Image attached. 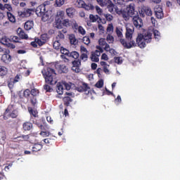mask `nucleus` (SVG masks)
<instances>
[{"instance_id": "obj_1", "label": "nucleus", "mask_w": 180, "mask_h": 180, "mask_svg": "<svg viewBox=\"0 0 180 180\" xmlns=\"http://www.w3.org/2000/svg\"><path fill=\"white\" fill-rule=\"evenodd\" d=\"M126 0L123 2V5L111 4L108 6V12L112 15H119V16H122L123 18L126 20L129 19V18H133V15L136 13V7L134 4H130L127 6L126 8H123L124 6V3L127 2Z\"/></svg>"}, {"instance_id": "obj_2", "label": "nucleus", "mask_w": 180, "mask_h": 180, "mask_svg": "<svg viewBox=\"0 0 180 180\" xmlns=\"http://www.w3.org/2000/svg\"><path fill=\"white\" fill-rule=\"evenodd\" d=\"M134 33V27L133 25H128L126 27L125 37L127 40L130 41L127 43V41L124 39H120V41L124 49H131V47H136V41L132 40L133 34Z\"/></svg>"}, {"instance_id": "obj_3", "label": "nucleus", "mask_w": 180, "mask_h": 180, "mask_svg": "<svg viewBox=\"0 0 180 180\" xmlns=\"http://www.w3.org/2000/svg\"><path fill=\"white\" fill-rule=\"evenodd\" d=\"M151 40H153V32L151 30H148L144 34H139L136 39V46L140 49H144L148 43H151Z\"/></svg>"}, {"instance_id": "obj_4", "label": "nucleus", "mask_w": 180, "mask_h": 180, "mask_svg": "<svg viewBox=\"0 0 180 180\" xmlns=\"http://www.w3.org/2000/svg\"><path fill=\"white\" fill-rule=\"evenodd\" d=\"M41 74L45 79V82L49 85H54L56 84L57 80H56V70L51 68H46L41 71Z\"/></svg>"}, {"instance_id": "obj_5", "label": "nucleus", "mask_w": 180, "mask_h": 180, "mask_svg": "<svg viewBox=\"0 0 180 180\" xmlns=\"http://www.w3.org/2000/svg\"><path fill=\"white\" fill-rule=\"evenodd\" d=\"M19 116V112L17 110H12V105H8L4 113V120H8L9 117L16 119Z\"/></svg>"}, {"instance_id": "obj_6", "label": "nucleus", "mask_w": 180, "mask_h": 180, "mask_svg": "<svg viewBox=\"0 0 180 180\" xmlns=\"http://www.w3.org/2000/svg\"><path fill=\"white\" fill-rule=\"evenodd\" d=\"M100 6H107V9L109 11V5L113 4L110 0H96ZM126 0H113L114 5H123V2Z\"/></svg>"}, {"instance_id": "obj_7", "label": "nucleus", "mask_w": 180, "mask_h": 180, "mask_svg": "<svg viewBox=\"0 0 180 180\" xmlns=\"http://www.w3.org/2000/svg\"><path fill=\"white\" fill-rule=\"evenodd\" d=\"M30 89H27L22 93L20 91L18 93V98L20 102H24L25 103H27L29 102V98L31 97Z\"/></svg>"}, {"instance_id": "obj_8", "label": "nucleus", "mask_w": 180, "mask_h": 180, "mask_svg": "<svg viewBox=\"0 0 180 180\" xmlns=\"http://www.w3.org/2000/svg\"><path fill=\"white\" fill-rule=\"evenodd\" d=\"M75 90L77 91V92H84L85 95H92L91 88L86 83H82V84L76 86Z\"/></svg>"}, {"instance_id": "obj_9", "label": "nucleus", "mask_w": 180, "mask_h": 180, "mask_svg": "<svg viewBox=\"0 0 180 180\" xmlns=\"http://www.w3.org/2000/svg\"><path fill=\"white\" fill-rule=\"evenodd\" d=\"M55 68L57 70L58 74H68L69 71L68 66L65 64L57 63L55 65Z\"/></svg>"}, {"instance_id": "obj_10", "label": "nucleus", "mask_w": 180, "mask_h": 180, "mask_svg": "<svg viewBox=\"0 0 180 180\" xmlns=\"http://www.w3.org/2000/svg\"><path fill=\"white\" fill-rule=\"evenodd\" d=\"M37 44L39 46V47H41V46H44L47 41H49V39H50V37H49V34H42L39 37V38H37Z\"/></svg>"}, {"instance_id": "obj_11", "label": "nucleus", "mask_w": 180, "mask_h": 180, "mask_svg": "<svg viewBox=\"0 0 180 180\" xmlns=\"http://www.w3.org/2000/svg\"><path fill=\"white\" fill-rule=\"evenodd\" d=\"M32 12H34V9L27 8L23 11H18V15L20 18H29V16H31Z\"/></svg>"}, {"instance_id": "obj_12", "label": "nucleus", "mask_w": 180, "mask_h": 180, "mask_svg": "<svg viewBox=\"0 0 180 180\" xmlns=\"http://www.w3.org/2000/svg\"><path fill=\"white\" fill-rule=\"evenodd\" d=\"M133 23H134V26L138 27V29H140V27H142V26H143V19H141L140 18V16H139V15H134L133 16Z\"/></svg>"}, {"instance_id": "obj_13", "label": "nucleus", "mask_w": 180, "mask_h": 180, "mask_svg": "<svg viewBox=\"0 0 180 180\" xmlns=\"http://www.w3.org/2000/svg\"><path fill=\"white\" fill-rule=\"evenodd\" d=\"M9 53L11 51L9 50L6 51V53H4L1 56V61L5 63V64H9L12 61V56H10Z\"/></svg>"}, {"instance_id": "obj_14", "label": "nucleus", "mask_w": 180, "mask_h": 180, "mask_svg": "<svg viewBox=\"0 0 180 180\" xmlns=\"http://www.w3.org/2000/svg\"><path fill=\"white\" fill-rule=\"evenodd\" d=\"M18 35L19 36V38L22 40H27L29 39V36L26 32H25V30L23 29L18 27L17 30Z\"/></svg>"}, {"instance_id": "obj_15", "label": "nucleus", "mask_w": 180, "mask_h": 180, "mask_svg": "<svg viewBox=\"0 0 180 180\" xmlns=\"http://www.w3.org/2000/svg\"><path fill=\"white\" fill-rule=\"evenodd\" d=\"M154 12L157 19H162L164 18V11L162 7L158 6L155 8Z\"/></svg>"}, {"instance_id": "obj_16", "label": "nucleus", "mask_w": 180, "mask_h": 180, "mask_svg": "<svg viewBox=\"0 0 180 180\" xmlns=\"http://www.w3.org/2000/svg\"><path fill=\"white\" fill-rule=\"evenodd\" d=\"M35 12L37 16H43V15L46 13V6L45 5L39 6L37 8Z\"/></svg>"}, {"instance_id": "obj_17", "label": "nucleus", "mask_w": 180, "mask_h": 180, "mask_svg": "<svg viewBox=\"0 0 180 180\" xmlns=\"http://www.w3.org/2000/svg\"><path fill=\"white\" fill-rule=\"evenodd\" d=\"M29 148H31L32 153H37L43 148V145L41 143H34L29 146Z\"/></svg>"}, {"instance_id": "obj_18", "label": "nucleus", "mask_w": 180, "mask_h": 180, "mask_svg": "<svg viewBox=\"0 0 180 180\" xmlns=\"http://www.w3.org/2000/svg\"><path fill=\"white\" fill-rule=\"evenodd\" d=\"M56 92L58 95H63L64 94V84L63 82L57 83Z\"/></svg>"}, {"instance_id": "obj_19", "label": "nucleus", "mask_w": 180, "mask_h": 180, "mask_svg": "<svg viewBox=\"0 0 180 180\" xmlns=\"http://www.w3.org/2000/svg\"><path fill=\"white\" fill-rule=\"evenodd\" d=\"M22 129L25 131H30L33 129V124L30 122H26L22 124Z\"/></svg>"}, {"instance_id": "obj_20", "label": "nucleus", "mask_w": 180, "mask_h": 180, "mask_svg": "<svg viewBox=\"0 0 180 180\" xmlns=\"http://www.w3.org/2000/svg\"><path fill=\"white\" fill-rule=\"evenodd\" d=\"M34 26V22L33 20H27L24 25V29L26 30H32V28Z\"/></svg>"}, {"instance_id": "obj_21", "label": "nucleus", "mask_w": 180, "mask_h": 180, "mask_svg": "<svg viewBox=\"0 0 180 180\" xmlns=\"http://www.w3.org/2000/svg\"><path fill=\"white\" fill-rule=\"evenodd\" d=\"M66 13L69 18H74L75 15V8L70 7L66 9Z\"/></svg>"}, {"instance_id": "obj_22", "label": "nucleus", "mask_w": 180, "mask_h": 180, "mask_svg": "<svg viewBox=\"0 0 180 180\" xmlns=\"http://www.w3.org/2000/svg\"><path fill=\"white\" fill-rule=\"evenodd\" d=\"M142 9L146 16H153V11L149 6H143Z\"/></svg>"}, {"instance_id": "obj_23", "label": "nucleus", "mask_w": 180, "mask_h": 180, "mask_svg": "<svg viewBox=\"0 0 180 180\" xmlns=\"http://www.w3.org/2000/svg\"><path fill=\"white\" fill-rule=\"evenodd\" d=\"M151 32L152 36L153 34L155 40H157L158 41L161 39V33H160V31L153 29V30H151Z\"/></svg>"}, {"instance_id": "obj_24", "label": "nucleus", "mask_w": 180, "mask_h": 180, "mask_svg": "<svg viewBox=\"0 0 180 180\" xmlns=\"http://www.w3.org/2000/svg\"><path fill=\"white\" fill-rule=\"evenodd\" d=\"M6 140V133L5 131H0V145L3 146L5 144Z\"/></svg>"}, {"instance_id": "obj_25", "label": "nucleus", "mask_w": 180, "mask_h": 180, "mask_svg": "<svg viewBox=\"0 0 180 180\" xmlns=\"http://www.w3.org/2000/svg\"><path fill=\"white\" fill-rule=\"evenodd\" d=\"M71 102H72V98L70 96H65L63 98V104L66 108H68L70 106Z\"/></svg>"}, {"instance_id": "obj_26", "label": "nucleus", "mask_w": 180, "mask_h": 180, "mask_svg": "<svg viewBox=\"0 0 180 180\" xmlns=\"http://www.w3.org/2000/svg\"><path fill=\"white\" fill-rule=\"evenodd\" d=\"M28 112L30 113V115H31V116L34 117H39V115H38V112L36 110H33L32 108L29 107L28 108Z\"/></svg>"}, {"instance_id": "obj_27", "label": "nucleus", "mask_w": 180, "mask_h": 180, "mask_svg": "<svg viewBox=\"0 0 180 180\" xmlns=\"http://www.w3.org/2000/svg\"><path fill=\"white\" fill-rule=\"evenodd\" d=\"M8 75V68L5 66H0V77H5Z\"/></svg>"}, {"instance_id": "obj_28", "label": "nucleus", "mask_w": 180, "mask_h": 180, "mask_svg": "<svg viewBox=\"0 0 180 180\" xmlns=\"http://www.w3.org/2000/svg\"><path fill=\"white\" fill-rule=\"evenodd\" d=\"M61 41L56 40L53 41V47L55 50H60V49L63 47L61 46Z\"/></svg>"}, {"instance_id": "obj_29", "label": "nucleus", "mask_w": 180, "mask_h": 180, "mask_svg": "<svg viewBox=\"0 0 180 180\" xmlns=\"http://www.w3.org/2000/svg\"><path fill=\"white\" fill-rule=\"evenodd\" d=\"M63 26H65V27H71L72 26V21H70L68 19H65L62 21Z\"/></svg>"}, {"instance_id": "obj_30", "label": "nucleus", "mask_w": 180, "mask_h": 180, "mask_svg": "<svg viewBox=\"0 0 180 180\" xmlns=\"http://www.w3.org/2000/svg\"><path fill=\"white\" fill-rule=\"evenodd\" d=\"M7 16L8 20L11 22V23H15L16 22V18H15V15H13L11 12H7Z\"/></svg>"}, {"instance_id": "obj_31", "label": "nucleus", "mask_w": 180, "mask_h": 180, "mask_svg": "<svg viewBox=\"0 0 180 180\" xmlns=\"http://www.w3.org/2000/svg\"><path fill=\"white\" fill-rule=\"evenodd\" d=\"M62 84H63V86H65V89H66V91H70V89L72 88V85H74L71 82L68 83L66 82H62Z\"/></svg>"}, {"instance_id": "obj_32", "label": "nucleus", "mask_w": 180, "mask_h": 180, "mask_svg": "<svg viewBox=\"0 0 180 180\" xmlns=\"http://www.w3.org/2000/svg\"><path fill=\"white\" fill-rule=\"evenodd\" d=\"M65 39V36L64 35V34L61 33V32H58V34L56 37V39L61 41V40H64Z\"/></svg>"}, {"instance_id": "obj_33", "label": "nucleus", "mask_w": 180, "mask_h": 180, "mask_svg": "<svg viewBox=\"0 0 180 180\" xmlns=\"http://www.w3.org/2000/svg\"><path fill=\"white\" fill-rule=\"evenodd\" d=\"M69 57H72V58H75V60H77V58H79V53L77 51H72Z\"/></svg>"}, {"instance_id": "obj_34", "label": "nucleus", "mask_w": 180, "mask_h": 180, "mask_svg": "<svg viewBox=\"0 0 180 180\" xmlns=\"http://www.w3.org/2000/svg\"><path fill=\"white\" fill-rule=\"evenodd\" d=\"M29 101L32 106H36V104L37 103V98L31 96Z\"/></svg>"}, {"instance_id": "obj_35", "label": "nucleus", "mask_w": 180, "mask_h": 180, "mask_svg": "<svg viewBox=\"0 0 180 180\" xmlns=\"http://www.w3.org/2000/svg\"><path fill=\"white\" fill-rule=\"evenodd\" d=\"M90 58L91 60L94 63H99V56H97L96 55H95V53H93L92 52Z\"/></svg>"}, {"instance_id": "obj_36", "label": "nucleus", "mask_w": 180, "mask_h": 180, "mask_svg": "<svg viewBox=\"0 0 180 180\" xmlns=\"http://www.w3.org/2000/svg\"><path fill=\"white\" fill-rule=\"evenodd\" d=\"M60 53H62V54H64L65 56H68V57H70V51H68L67 49H65V48H64V47H61L60 49Z\"/></svg>"}, {"instance_id": "obj_37", "label": "nucleus", "mask_w": 180, "mask_h": 180, "mask_svg": "<svg viewBox=\"0 0 180 180\" xmlns=\"http://www.w3.org/2000/svg\"><path fill=\"white\" fill-rule=\"evenodd\" d=\"M88 54H89V53H82L80 55V60H82L84 62L88 61Z\"/></svg>"}, {"instance_id": "obj_38", "label": "nucleus", "mask_w": 180, "mask_h": 180, "mask_svg": "<svg viewBox=\"0 0 180 180\" xmlns=\"http://www.w3.org/2000/svg\"><path fill=\"white\" fill-rule=\"evenodd\" d=\"M55 23L56 29H63V22H61V20H56Z\"/></svg>"}, {"instance_id": "obj_39", "label": "nucleus", "mask_w": 180, "mask_h": 180, "mask_svg": "<svg viewBox=\"0 0 180 180\" xmlns=\"http://www.w3.org/2000/svg\"><path fill=\"white\" fill-rule=\"evenodd\" d=\"M84 9L86 11H94L95 9V7L94 5L90 4V5H86V4H84V6H83Z\"/></svg>"}, {"instance_id": "obj_40", "label": "nucleus", "mask_w": 180, "mask_h": 180, "mask_svg": "<svg viewBox=\"0 0 180 180\" xmlns=\"http://www.w3.org/2000/svg\"><path fill=\"white\" fill-rule=\"evenodd\" d=\"M90 21L92 22H96L99 19V16L98 15H94V14H90L89 15Z\"/></svg>"}, {"instance_id": "obj_41", "label": "nucleus", "mask_w": 180, "mask_h": 180, "mask_svg": "<svg viewBox=\"0 0 180 180\" xmlns=\"http://www.w3.org/2000/svg\"><path fill=\"white\" fill-rule=\"evenodd\" d=\"M37 126L41 130V131H46L47 130V126L41 124V123H37Z\"/></svg>"}, {"instance_id": "obj_42", "label": "nucleus", "mask_w": 180, "mask_h": 180, "mask_svg": "<svg viewBox=\"0 0 180 180\" xmlns=\"http://www.w3.org/2000/svg\"><path fill=\"white\" fill-rule=\"evenodd\" d=\"M104 18H105L106 20H108V22H112V20H113V15H112L111 14H103Z\"/></svg>"}, {"instance_id": "obj_43", "label": "nucleus", "mask_w": 180, "mask_h": 180, "mask_svg": "<svg viewBox=\"0 0 180 180\" xmlns=\"http://www.w3.org/2000/svg\"><path fill=\"white\" fill-rule=\"evenodd\" d=\"M106 40L109 44H110L115 41V38L113 37V36L110 35V34H108L107 35Z\"/></svg>"}, {"instance_id": "obj_44", "label": "nucleus", "mask_w": 180, "mask_h": 180, "mask_svg": "<svg viewBox=\"0 0 180 180\" xmlns=\"http://www.w3.org/2000/svg\"><path fill=\"white\" fill-rule=\"evenodd\" d=\"M82 41L84 44L88 46L91 43V39H89V37H84L82 39Z\"/></svg>"}, {"instance_id": "obj_45", "label": "nucleus", "mask_w": 180, "mask_h": 180, "mask_svg": "<svg viewBox=\"0 0 180 180\" xmlns=\"http://www.w3.org/2000/svg\"><path fill=\"white\" fill-rule=\"evenodd\" d=\"M114 60H115V63H116V64H122L123 63V59L120 56H118V57L115 56L114 58Z\"/></svg>"}, {"instance_id": "obj_46", "label": "nucleus", "mask_w": 180, "mask_h": 180, "mask_svg": "<svg viewBox=\"0 0 180 180\" xmlns=\"http://www.w3.org/2000/svg\"><path fill=\"white\" fill-rule=\"evenodd\" d=\"M31 96L36 97L39 95V90L37 89H33L30 91Z\"/></svg>"}, {"instance_id": "obj_47", "label": "nucleus", "mask_w": 180, "mask_h": 180, "mask_svg": "<svg viewBox=\"0 0 180 180\" xmlns=\"http://www.w3.org/2000/svg\"><path fill=\"white\" fill-rule=\"evenodd\" d=\"M40 136H42V137H49L50 136V131H41L39 133Z\"/></svg>"}, {"instance_id": "obj_48", "label": "nucleus", "mask_w": 180, "mask_h": 180, "mask_svg": "<svg viewBox=\"0 0 180 180\" xmlns=\"http://www.w3.org/2000/svg\"><path fill=\"white\" fill-rule=\"evenodd\" d=\"M77 32L80 34H82V36L85 35L86 33V31H85V29H84V27H82V26L79 27V29L77 30Z\"/></svg>"}, {"instance_id": "obj_49", "label": "nucleus", "mask_w": 180, "mask_h": 180, "mask_svg": "<svg viewBox=\"0 0 180 180\" xmlns=\"http://www.w3.org/2000/svg\"><path fill=\"white\" fill-rule=\"evenodd\" d=\"M43 141L46 146H51L53 144V139H45Z\"/></svg>"}, {"instance_id": "obj_50", "label": "nucleus", "mask_w": 180, "mask_h": 180, "mask_svg": "<svg viewBox=\"0 0 180 180\" xmlns=\"http://www.w3.org/2000/svg\"><path fill=\"white\" fill-rule=\"evenodd\" d=\"M65 13L63 11H59L57 12V17L60 18V19H64Z\"/></svg>"}, {"instance_id": "obj_51", "label": "nucleus", "mask_w": 180, "mask_h": 180, "mask_svg": "<svg viewBox=\"0 0 180 180\" xmlns=\"http://www.w3.org/2000/svg\"><path fill=\"white\" fill-rule=\"evenodd\" d=\"M44 89H45L46 92H53V88L48 84L44 86Z\"/></svg>"}, {"instance_id": "obj_52", "label": "nucleus", "mask_w": 180, "mask_h": 180, "mask_svg": "<svg viewBox=\"0 0 180 180\" xmlns=\"http://www.w3.org/2000/svg\"><path fill=\"white\" fill-rule=\"evenodd\" d=\"M81 65V60L79 59L72 61V67H79Z\"/></svg>"}, {"instance_id": "obj_53", "label": "nucleus", "mask_w": 180, "mask_h": 180, "mask_svg": "<svg viewBox=\"0 0 180 180\" xmlns=\"http://www.w3.org/2000/svg\"><path fill=\"white\" fill-rule=\"evenodd\" d=\"M107 32L108 33H112L113 32V24L110 23L107 27Z\"/></svg>"}, {"instance_id": "obj_54", "label": "nucleus", "mask_w": 180, "mask_h": 180, "mask_svg": "<svg viewBox=\"0 0 180 180\" xmlns=\"http://www.w3.org/2000/svg\"><path fill=\"white\" fill-rule=\"evenodd\" d=\"M65 3V0H56V4L57 6H63V5Z\"/></svg>"}, {"instance_id": "obj_55", "label": "nucleus", "mask_w": 180, "mask_h": 180, "mask_svg": "<svg viewBox=\"0 0 180 180\" xmlns=\"http://www.w3.org/2000/svg\"><path fill=\"white\" fill-rule=\"evenodd\" d=\"M106 39H105V38H101L99 40H98V44L100 46H105L106 44Z\"/></svg>"}, {"instance_id": "obj_56", "label": "nucleus", "mask_w": 180, "mask_h": 180, "mask_svg": "<svg viewBox=\"0 0 180 180\" xmlns=\"http://www.w3.org/2000/svg\"><path fill=\"white\" fill-rule=\"evenodd\" d=\"M72 27L74 30H78V29H79V26H78L77 21L72 22Z\"/></svg>"}, {"instance_id": "obj_57", "label": "nucleus", "mask_w": 180, "mask_h": 180, "mask_svg": "<svg viewBox=\"0 0 180 180\" xmlns=\"http://www.w3.org/2000/svg\"><path fill=\"white\" fill-rule=\"evenodd\" d=\"M95 86L96 88H102V86H103V80L101 79L99 80L96 84Z\"/></svg>"}, {"instance_id": "obj_58", "label": "nucleus", "mask_w": 180, "mask_h": 180, "mask_svg": "<svg viewBox=\"0 0 180 180\" xmlns=\"http://www.w3.org/2000/svg\"><path fill=\"white\" fill-rule=\"evenodd\" d=\"M20 40V38L18 36H13L11 37V41L13 43H19V41Z\"/></svg>"}, {"instance_id": "obj_59", "label": "nucleus", "mask_w": 180, "mask_h": 180, "mask_svg": "<svg viewBox=\"0 0 180 180\" xmlns=\"http://www.w3.org/2000/svg\"><path fill=\"white\" fill-rule=\"evenodd\" d=\"M10 147L11 148H13L14 150L15 148H19V145L13 141L10 143Z\"/></svg>"}, {"instance_id": "obj_60", "label": "nucleus", "mask_w": 180, "mask_h": 180, "mask_svg": "<svg viewBox=\"0 0 180 180\" xmlns=\"http://www.w3.org/2000/svg\"><path fill=\"white\" fill-rule=\"evenodd\" d=\"M115 33L117 37H123V33L122 32V31H120V30L118 27L116 28Z\"/></svg>"}, {"instance_id": "obj_61", "label": "nucleus", "mask_w": 180, "mask_h": 180, "mask_svg": "<svg viewBox=\"0 0 180 180\" xmlns=\"http://www.w3.org/2000/svg\"><path fill=\"white\" fill-rule=\"evenodd\" d=\"M95 9H96L97 13H98L101 15H103V11H102V8H101L99 6H96Z\"/></svg>"}, {"instance_id": "obj_62", "label": "nucleus", "mask_w": 180, "mask_h": 180, "mask_svg": "<svg viewBox=\"0 0 180 180\" xmlns=\"http://www.w3.org/2000/svg\"><path fill=\"white\" fill-rule=\"evenodd\" d=\"M78 4V8H84V6L85 5V1L82 0H77Z\"/></svg>"}, {"instance_id": "obj_63", "label": "nucleus", "mask_w": 180, "mask_h": 180, "mask_svg": "<svg viewBox=\"0 0 180 180\" xmlns=\"http://www.w3.org/2000/svg\"><path fill=\"white\" fill-rule=\"evenodd\" d=\"M37 38H35L34 41L30 43L31 46L34 47V49H37V44H37Z\"/></svg>"}, {"instance_id": "obj_64", "label": "nucleus", "mask_w": 180, "mask_h": 180, "mask_svg": "<svg viewBox=\"0 0 180 180\" xmlns=\"http://www.w3.org/2000/svg\"><path fill=\"white\" fill-rule=\"evenodd\" d=\"M72 70L74 71V72H79L81 71L79 66H72Z\"/></svg>"}]
</instances>
